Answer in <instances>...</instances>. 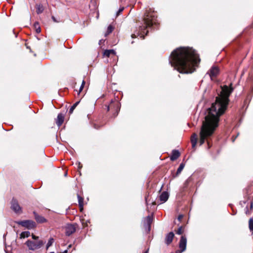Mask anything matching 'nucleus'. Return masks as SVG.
Listing matches in <instances>:
<instances>
[{"label": "nucleus", "instance_id": "f257e3e1", "mask_svg": "<svg viewBox=\"0 0 253 253\" xmlns=\"http://www.w3.org/2000/svg\"><path fill=\"white\" fill-rule=\"evenodd\" d=\"M233 89L231 86H223L220 94L216 97L215 102L207 110V114L205 121L203 122L200 132V145L204 144L206 140L209 147H210L209 139L218 126L219 117L225 113L227 109L229 101V97Z\"/></svg>", "mask_w": 253, "mask_h": 253}, {"label": "nucleus", "instance_id": "f03ea898", "mask_svg": "<svg viewBox=\"0 0 253 253\" xmlns=\"http://www.w3.org/2000/svg\"><path fill=\"white\" fill-rule=\"evenodd\" d=\"M200 62L196 51L189 47L176 48L170 56L169 63L171 66L180 73H191Z\"/></svg>", "mask_w": 253, "mask_h": 253}, {"label": "nucleus", "instance_id": "7ed1b4c3", "mask_svg": "<svg viewBox=\"0 0 253 253\" xmlns=\"http://www.w3.org/2000/svg\"><path fill=\"white\" fill-rule=\"evenodd\" d=\"M157 23V16L153 11H147L144 16L143 23L140 26V36L141 38H144V34L146 35L148 31L147 28L151 27Z\"/></svg>", "mask_w": 253, "mask_h": 253}, {"label": "nucleus", "instance_id": "20e7f679", "mask_svg": "<svg viewBox=\"0 0 253 253\" xmlns=\"http://www.w3.org/2000/svg\"><path fill=\"white\" fill-rule=\"evenodd\" d=\"M44 242L42 240L32 241L27 240L25 245L29 250L35 251L40 249L44 244Z\"/></svg>", "mask_w": 253, "mask_h": 253}, {"label": "nucleus", "instance_id": "39448f33", "mask_svg": "<svg viewBox=\"0 0 253 253\" xmlns=\"http://www.w3.org/2000/svg\"><path fill=\"white\" fill-rule=\"evenodd\" d=\"M16 223L28 229L34 228L36 227V223L31 220H26L17 221Z\"/></svg>", "mask_w": 253, "mask_h": 253}, {"label": "nucleus", "instance_id": "423d86ee", "mask_svg": "<svg viewBox=\"0 0 253 253\" xmlns=\"http://www.w3.org/2000/svg\"><path fill=\"white\" fill-rule=\"evenodd\" d=\"M65 233L66 235L70 236L76 231V225L72 224H68L65 226Z\"/></svg>", "mask_w": 253, "mask_h": 253}, {"label": "nucleus", "instance_id": "0eeeda50", "mask_svg": "<svg viewBox=\"0 0 253 253\" xmlns=\"http://www.w3.org/2000/svg\"><path fill=\"white\" fill-rule=\"evenodd\" d=\"M11 209L16 213H21V208L15 199H12L11 202Z\"/></svg>", "mask_w": 253, "mask_h": 253}, {"label": "nucleus", "instance_id": "6e6552de", "mask_svg": "<svg viewBox=\"0 0 253 253\" xmlns=\"http://www.w3.org/2000/svg\"><path fill=\"white\" fill-rule=\"evenodd\" d=\"M208 73L209 74L211 79L212 80H213V78L216 77L219 73V69L216 66H213L209 70Z\"/></svg>", "mask_w": 253, "mask_h": 253}, {"label": "nucleus", "instance_id": "1a4fd4ad", "mask_svg": "<svg viewBox=\"0 0 253 253\" xmlns=\"http://www.w3.org/2000/svg\"><path fill=\"white\" fill-rule=\"evenodd\" d=\"M103 56L106 57H115L116 52L114 49H107L103 52Z\"/></svg>", "mask_w": 253, "mask_h": 253}, {"label": "nucleus", "instance_id": "9d476101", "mask_svg": "<svg viewBox=\"0 0 253 253\" xmlns=\"http://www.w3.org/2000/svg\"><path fill=\"white\" fill-rule=\"evenodd\" d=\"M187 240L185 237L182 236L181 237L179 242V248L181 252H183L186 250Z\"/></svg>", "mask_w": 253, "mask_h": 253}, {"label": "nucleus", "instance_id": "9b49d317", "mask_svg": "<svg viewBox=\"0 0 253 253\" xmlns=\"http://www.w3.org/2000/svg\"><path fill=\"white\" fill-rule=\"evenodd\" d=\"M174 237V235L173 232H170L168 233L165 238V243L168 245H169L172 242Z\"/></svg>", "mask_w": 253, "mask_h": 253}, {"label": "nucleus", "instance_id": "f8f14e48", "mask_svg": "<svg viewBox=\"0 0 253 253\" xmlns=\"http://www.w3.org/2000/svg\"><path fill=\"white\" fill-rule=\"evenodd\" d=\"M64 120V116L63 114L60 113L58 115L56 123L58 126H60L63 124Z\"/></svg>", "mask_w": 253, "mask_h": 253}, {"label": "nucleus", "instance_id": "ddd939ff", "mask_svg": "<svg viewBox=\"0 0 253 253\" xmlns=\"http://www.w3.org/2000/svg\"><path fill=\"white\" fill-rule=\"evenodd\" d=\"M169 198V194L166 192H163L160 196V200L161 203L166 202Z\"/></svg>", "mask_w": 253, "mask_h": 253}, {"label": "nucleus", "instance_id": "4468645a", "mask_svg": "<svg viewBox=\"0 0 253 253\" xmlns=\"http://www.w3.org/2000/svg\"><path fill=\"white\" fill-rule=\"evenodd\" d=\"M198 140V135L196 133H193L191 137V142L192 147H195Z\"/></svg>", "mask_w": 253, "mask_h": 253}, {"label": "nucleus", "instance_id": "2eb2a0df", "mask_svg": "<svg viewBox=\"0 0 253 253\" xmlns=\"http://www.w3.org/2000/svg\"><path fill=\"white\" fill-rule=\"evenodd\" d=\"M78 203L81 211L83 210L84 207V198L78 195Z\"/></svg>", "mask_w": 253, "mask_h": 253}, {"label": "nucleus", "instance_id": "dca6fc26", "mask_svg": "<svg viewBox=\"0 0 253 253\" xmlns=\"http://www.w3.org/2000/svg\"><path fill=\"white\" fill-rule=\"evenodd\" d=\"M180 156L179 152L178 151L174 150L172 151V155L170 157L171 160L177 159Z\"/></svg>", "mask_w": 253, "mask_h": 253}, {"label": "nucleus", "instance_id": "f3484780", "mask_svg": "<svg viewBox=\"0 0 253 253\" xmlns=\"http://www.w3.org/2000/svg\"><path fill=\"white\" fill-rule=\"evenodd\" d=\"M34 213H35L34 212ZM35 214V218L38 222L39 223H43L46 222V219L42 216L38 215L36 214Z\"/></svg>", "mask_w": 253, "mask_h": 253}, {"label": "nucleus", "instance_id": "a211bd4d", "mask_svg": "<svg viewBox=\"0 0 253 253\" xmlns=\"http://www.w3.org/2000/svg\"><path fill=\"white\" fill-rule=\"evenodd\" d=\"M30 236V233L29 231H24L22 232L20 235V238L21 239L22 238H27Z\"/></svg>", "mask_w": 253, "mask_h": 253}, {"label": "nucleus", "instance_id": "6ab92c4d", "mask_svg": "<svg viewBox=\"0 0 253 253\" xmlns=\"http://www.w3.org/2000/svg\"><path fill=\"white\" fill-rule=\"evenodd\" d=\"M43 10V7L42 5L37 4L36 5V12L38 14L41 13Z\"/></svg>", "mask_w": 253, "mask_h": 253}, {"label": "nucleus", "instance_id": "aec40b11", "mask_svg": "<svg viewBox=\"0 0 253 253\" xmlns=\"http://www.w3.org/2000/svg\"><path fill=\"white\" fill-rule=\"evenodd\" d=\"M146 221L148 224L149 230H150V224L152 222V218L150 216H148L146 218Z\"/></svg>", "mask_w": 253, "mask_h": 253}, {"label": "nucleus", "instance_id": "412c9836", "mask_svg": "<svg viewBox=\"0 0 253 253\" xmlns=\"http://www.w3.org/2000/svg\"><path fill=\"white\" fill-rule=\"evenodd\" d=\"M34 27L36 29V32L37 33H40L41 31V28L40 27L39 24L38 23H35L34 24Z\"/></svg>", "mask_w": 253, "mask_h": 253}, {"label": "nucleus", "instance_id": "4be33fe9", "mask_svg": "<svg viewBox=\"0 0 253 253\" xmlns=\"http://www.w3.org/2000/svg\"><path fill=\"white\" fill-rule=\"evenodd\" d=\"M249 228L251 231L253 232V219L251 218L249 220Z\"/></svg>", "mask_w": 253, "mask_h": 253}, {"label": "nucleus", "instance_id": "5701e85b", "mask_svg": "<svg viewBox=\"0 0 253 253\" xmlns=\"http://www.w3.org/2000/svg\"><path fill=\"white\" fill-rule=\"evenodd\" d=\"M53 242H54V240L53 238H50L48 241V243L46 245V249L47 250L48 249V248L51 246L52 244L53 243Z\"/></svg>", "mask_w": 253, "mask_h": 253}, {"label": "nucleus", "instance_id": "b1692460", "mask_svg": "<svg viewBox=\"0 0 253 253\" xmlns=\"http://www.w3.org/2000/svg\"><path fill=\"white\" fill-rule=\"evenodd\" d=\"M79 103V101L77 102L71 107L69 110L70 113H72L73 112V111H74V110L75 109V108L77 107Z\"/></svg>", "mask_w": 253, "mask_h": 253}, {"label": "nucleus", "instance_id": "393cba45", "mask_svg": "<svg viewBox=\"0 0 253 253\" xmlns=\"http://www.w3.org/2000/svg\"><path fill=\"white\" fill-rule=\"evenodd\" d=\"M184 167V165L183 163H181L177 169V174L180 173L181 172V171L182 170V169H183Z\"/></svg>", "mask_w": 253, "mask_h": 253}, {"label": "nucleus", "instance_id": "a878e982", "mask_svg": "<svg viewBox=\"0 0 253 253\" xmlns=\"http://www.w3.org/2000/svg\"><path fill=\"white\" fill-rule=\"evenodd\" d=\"M183 228L182 226H181L176 231V233L178 235H181L183 233Z\"/></svg>", "mask_w": 253, "mask_h": 253}, {"label": "nucleus", "instance_id": "bb28decb", "mask_svg": "<svg viewBox=\"0 0 253 253\" xmlns=\"http://www.w3.org/2000/svg\"><path fill=\"white\" fill-rule=\"evenodd\" d=\"M113 29V28L110 25L109 26H108V29H107V34H106V36L107 34H109L110 33H111L112 32Z\"/></svg>", "mask_w": 253, "mask_h": 253}, {"label": "nucleus", "instance_id": "cd10ccee", "mask_svg": "<svg viewBox=\"0 0 253 253\" xmlns=\"http://www.w3.org/2000/svg\"><path fill=\"white\" fill-rule=\"evenodd\" d=\"M84 84H85V82L84 81H83L82 82V85L81 86H80V89H79V92H78V94H80V93L81 92V91L83 90L84 87Z\"/></svg>", "mask_w": 253, "mask_h": 253}, {"label": "nucleus", "instance_id": "c85d7f7f", "mask_svg": "<svg viewBox=\"0 0 253 253\" xmlns=\"http://www.w3.org/2000/svg\"><path fill=\"white\" fill-rule=\"evenodd\" d=\"M124 7H121L119 10L117 11V16H118L119 15H120V14L124 10Z\"/></svg>", "mask_w": 253, "mask_h": 253}, {"label": "nucleus", "instance_id": "c756f323", "mask_svg": "<svg viewBox=\"0 0 253 253\" xmlns=\"http://www.w3.org/2000/svg\"><path fill=\"white\" fill-rule=\"evenodd\" d=\"M32 239L34 240V241H38L39 237L35 235L34 234H32Z\"/></svg>", "mask_w": 253, "mask_h": 253}, {"label": "nucleus", "instance_id": "7c9ffc66", "mask_svg": "<svg viewBox=\"0 0 253 253\" xmlns=\"http://www.w3.org/2000/svg\"><path fill=\"white\" fill-rule=\"evenodd\" d=\"M182 252H181V250L180 251H177L175 253H181Z\"/></svg>", "mask_w": 253, "mask_h": 253}, {"label": "nucleus", "instance_id": "2f4dec72", "mask_svg": "<svg viewBox=\"0 0 253 253\" xmlns=\"http://www.w3.org/2000/svg\"><path fill=\"white\" fill-rule=\"evenodd\" d=\"M131 37H132V38H135V35L134 34H132V35H131Z\"/></svg>", "mask_w": 253, "mask_h": 253}, {"label": "nucleus", "instance_id": "473e14b6", "mask_svg": "<svg viewBox=\"0 0 253 253\" xmlns=\"http://www.w3.org/2000/svg\"><path fill=\"white\" fill-rule=\"evenodd\" d=\"M62 253H67V250H65L63 252H62Z\"/></svg>", "mask_w": 253, "mask_h": 253}, {"label": "nucleus", "instance_id": "72a5a7b5", "mask_svg": "<svg viewBox=\"0 0 253 253\" xmlns=\"http://www.w3.org/2000/svg\"><path fill=\"white\" fill-rule=\"evenodd\" d=\"M148 251L149 250L148 249L147 251H146L145 252H144L143 253H148Z\"/></svg>", "mask_w": 253, "mask_h": 253}, {"label": "nucleus", "instance_id": "f704fd0d", "mask_svg": "<svg viewBox=\"0 0 253 253\" xmlns=\"http://www.w3.org/2000/svg\"><path fill=\"white\" fill-rule=\"evenodd\" d=\"M181 217H182L181 215L179 216V217H178L179 219L180 220Z\"/></svg>", "mask_w": 253, "mask_h": 253}, {"label": "nucleus", "instance_id": "c9c22d12", "mask_svg": "<svg viewBox=\"0 0 253 253\" xmlns=\"http://www.w3.org/2000/svg\"><path fill=\"white\" fill-rule=\"evenodd\" d=\"M246 214H248V211H246Z\"/></svg>", "mask_w": 253, "mask_h": 253}, {"label": "nucleus", "instance_id": "e433bc0d", "mask_svg": "<svg viewBox=\"0 0 253 253\" xmlns=\"http://www.w3.org/2000/svg\"><path fill=\"white\" fill-rule=\"evenodd\" d=\"M252 208V204H251V208Z\"/></svg>", "mask_w": 253, "mask_h": 253}, {"label": "nucleus", "instance_id": "4c0bfd02", "mask_svg": "<svg viewBox=\"0 0 253 253\" xmlns=\"http://www.w3.org/2000/svg\"><path fill=\"white\" fill-rule=\"evenodd\" d=\"M94 128H98L97 127H96L95 126H94Z\"/></svg>", "mask_w": 253, "mask_h": 253}, {"label": "nucleus", "instance_id": "58836bf2", "mask_svg": "<svg viewBox=\"0 0 253 253\" xmlns=\"http://www.w3.org/2000/svg\"><path fill=\"white\" fill-rule=\"evenodd\" d=\"M67 174V173L66 172V173H65V175H66Z\"/></svg>", "mask_w": 253, "mask_h": 253}, {"label": "nucleus", "instance_id": "ea45409f", "mask_svg": "<svg viewBox=\"0 0 253 253\" xmlns=\"http://www.w3.org/2000/svg\"><path fill=\"white\" fill-rule=\"evenodd\" d=\"M50 253H54V252H50Z\"/></svg>", "mask_w": 253, "mask_h": 253}]
</instances>
